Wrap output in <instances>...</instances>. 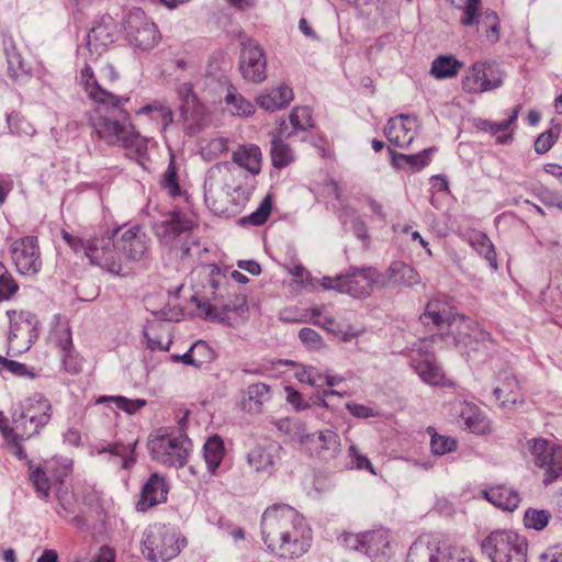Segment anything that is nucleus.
Instances as JSON below:
<instances>
[{"instance_id":"nucleus-17","label":"nucleus","mask_w":562,"mask_h":562,"mask_svg":"<svg viewBox=\"0 0 562 562\" xmlns=\"http://www.w3.org/2000/svg\"><path fill=\"white\" fill-rule=\"evenodd\" d=\"M503 76L498 67L490 61H475L467 70L461 80L462 90L479 94L499 88Z\"/></svg>"},{"instance_id":"nucleus-3","label":"nucleus","mask_w":562,"mask_h":562,"mask_svg":"<svg viewBox=\"0 0 562 562\" xmlns=\"http://www.w3.org/2000/svg\"><path fill=\"white\" fill-rule=\"evenodd\" d=\"M261 536L267 550L283 560L303 557L313 542V531L306 518L286 504H274L263 512Z\"/></svg>"},{"instance_id":"nucleus-30","label":"nucleus","mask_w":562,"mask_h":562,"mask_svg":"<svg viewBox=\"0 0 562 562\" xmlns=\"http://www.w3.org/2000/svg\"><path fill=\"white\" fill-rule=\"evenodd\" d=\"M52 339L63 351V368L71 375L78 374L81 371V359L72 350V338L69 328L59 326L53 334Z\"/></svg>"},{"instance_id":"nucleus-53","label":"nucleus","mask_w":562,"mask_h":562,"mask_svg":"<svg viewBox=\"0 0 562 562\" xmlns=\"http://www.w3.org/2000/svg\"><path fill=\"white\" fill-rule=\"evenodd\" d=\"M431 434L430 448L435 456H443L457 449V440L452 437L440 435L432 428L427 430Z\"/></svg>"},{"instance_id":"nucleus-38","label":"nucleus","mask_w":562,"mask_h":562,"mask_svg":"<svg viewBox=\"0 0 562 562\" xmlns=\"http://www.w3.org/2000/svg\"><path fill=\"white\" fill-rule=\"evenodd\" d=\"M286 363L293 367V375L300 383L308 384L316 390L327 386L328 370L293 361H288Z\"/></svg>"},{"instance_id":"nucleus-52","label":"nucleus","mask_w":562,"mask_h":562,"mask_svg":"<svg viewBox=\"0 0 562 562\" xmlns=\"http://www.w3.org/2000/svg\"><path fill=\"white\" fill-rule=\"evenodd\" d=\"M272 211V198L271 195H267L258 206V209L252 212L248 216H244L240 218L241 225H252L259 226L267 222L270 213Z\"/></svg>"},{"instance_id":"nucleus-31","label":"nucleus","mask_w":562,"mask_h":562,"mask_svg":"<svg viewBox=\"0 0 562 562\" xmlns=\"http://www.w3.org/2000/svg\"><path fill=\"white\" fill-rule=\"evenodd\" d=\"M293 98L292 88L288 83H280L276 88L262 90L257 95L256 103L265 111L274 112L288 106Z\"/></svg>"},{"instance_id":"nucleus-6","label":"nucleus","mask_w":562,"mask_h":562,"mask_svg":"<svg viewBox=\"0 0 562 562\" xmlns=\"http://www.w3.org/2000/svg\"><path fill=\"white\" fill-rule=\"evenodd\" d=\"M321 284L324 289L337 290L353 297H364L374 289L385 286L386 277L374 268H363L336 278L324 277Z\"/></svg>"},{"instance_id":"nucleus-61","label":"nucleus","mask_w":562,"mask_h":562,"mask_svg":"<svg viewBox=\"0 0 562 562\" xmlns=\"http://www.w3.org/2000/svg\"><path fill=\"white\" fill-rule=\"evenodd\" d=\"M8 127L12 134L32 136L35 132L34 127L18 115L8 116Z\"/></svg>"},{"instance_id":"nucleus-28","label":"nucleus","mask_w":562,"mask_h":562,"mask_svg":"<svg viewBox=\"0 0 562 562\" xmlns=\"http://www.w3.org/2000/svg\"><path fill=\"white\" fill-rule=\"evenodd\" d=\"M168 492L169 485L166 477L157 472L153 473L143 485L137 509L145 512L157 504L165 503Z\"/></svg>"},{"instance_id":"nucleus-37","label":"nucleus","mask_w":562,"mask_h":562,"mask_svg":"<svg viewBox=\"0 0 562 562\" xmlns=\"http://www.w3.org/2000/svg\"><path fill=\"white\" fill-rule=\"evenodd\" d=\"M520 110L521 105L518 104L510 111L508 117L501 122L484 121L482 128L495 136L497 143L508 144L513 139V132L516 127Z\"/></svg>"},{"instance_id":"nucleus-5","label":"nucleus","mask_w":562,"mask_h":562,"mask_svg":"<svg viewBox=\"0 0 562 562\" xmlns=\"http://www.w3.org/2000/svg\"><path fill=\"white\" fill-rule=\"evenodd\" d=\"M184 544V538L167 525L155 524L144 531L143 553L153 562H167L176 558Z\"/></svg>"},{"instance_id":"nucleus-62","label":"nucleus","mask_w":562,"mask_h":562,"mask_svg":"<svg viewBox=\"0 0 562 562\" xmlns=\"http://www.w3.org/2000/svg\"><path fill=\"white\" fill-rule=\"evenodd\" d=\"M162 186L171 196L180 194V187L178 183V176L173 160L170 161L167 170L164 173Z\"/></svg>"},{"instance_id":"nucleus-41","label":"nucleus","mask_w":562,"mask_h":562,"mask_svg":"<svg viewBox=\"0 0 562 562\" xmlns=\"http://www.w3.org/2000/svg\"><path fill=\"white\" fill-rule=\"evenodd\" d=\"M0 431L4 438L8 450L15 456L19 460L26 459V452L21 445L22 437L20 431L16 429V423L12 418V425H10L9 418L0 412Z\"/></svg>"},{"instance_id":"nucleus-8","label":"nucleus","mask_w":562,"mask_h":562,"mask_svg":"<svg viewBox=\"0 0 562 562\" xmlns=\"http://www.w3.org/2000/svg\"><path fill=\"white\" fill-rule=\"evenodd\" d=\"M482 550L492 562H527L526 537L513 530H495L482 542Z\"/></svg>"},{"instance_id":"nucleus-27","label":"nucleus","mask_w":562,"mask_h":562,"mask_svg":"<svg viewBox=\"0 0 562 562\" xmlns=\"http://www.w3.org/2000/svg\"><path fill=\"white\" fill-rule=\"evenodd\" d=\"M497 385L493 390L495 401L503 408H513L524 402L520 384L510 372H502L497 378Z\"/></svg>"},{"instance_id":"nucleus-44","label":"nucleus","mask_w":562,"mask_h":562,"mask_svg":"<svg viewBox=\"0 0 562 562\" xmlns=\"http://www.w3.org/2000/svg\"><path fill=\"white\" fill-rule=\"evenodd\" d=\"M226 453L224 441L218 436L210 437L203 447V457L209 472L217 475L221 463Z\"/></svg>"},{"instance_id":"nucleus-42","label":"nucleus","mask_w":562,"mask_h":562,"mask_svg":"<svg viewBox=\"0 0 562 562\" xmlns=\"http://www.w3.org/2000/svg\"><path fill=\"white\" fill-rule=\"evenodd\" d=\"M171 358L175 362H183L184 364L200 368L213 360L214 352L205 341L199 340L184 355H172Z\"/></svg>"},{"instance_id":"nucleus-21","label":"nucleus","mask_w":562,"mask_h":562,"mask_svg":"<svg viewBox=\"0 0 562 562\" xmlns=\"http://www.w3.org/2000/svg\"><path fill=\"white\" fill-rule=\"evenodd\" d=\"M239 69L243 77L251 82H262L267 78V59L258 42L247 40L241 44Z\"/></svg>"},{"instance_id":"nucleus-35","label":"nucleus","mask_w":562,"mask_h":562,"mask_svg":"<svg viewBox=\"0 0 562 562\" xmlns=\"http://www.w3.org/2000/svg\"><path fill=\"white\" fill-rule=\"evenodd\" d=\"M135 114L146 117L150 122L153 130H157L161 133L173 122L171 109L159 101H154L142 106Z\"/></svg>"},{"instance_id":"nucleus-26","label":"nucleus","mask_w":562,"mask_h":562,"mask_svg":"<svg viewBox=\"0 0 562 562\" xmlns=\"http://www.w3.org/2000/svg\"><path fill=\"white\" fill-rule=\"evenodd\" d=\"M417 128L418 121L415 116L401 114L389 120L384 134L391 144L403 148L413 142Z\"/></svg>"},{"instance_id":"nucleus-18","label":"nucleus","mask_w":562,"mask_h":562,"mask_svg":"<svg viewBox=\"0 0 562 562\" xmlns=\"http://www.w3.org/2000/svg\"><path fill=\"white\" fill-rule=\"evenodd\" d=\"M10 319L9 347L18 352L29 350L37 338L38 321L35 314L29 311L7 312Z\"/></svg>"},{"instance_id":"nucleus-55","label":"nucleus","mask_w":562,"mask_h":562,"mask_svg":"<svg viewBox=\"0 0 562 562\" xmlns=\"http://www.w3.org/2000/svg\"><path fill=\"white\" fill-rule=\"evenodd\" d=\"M18 291V282L8 271L5 266L0 262V303L11 300Z\"/></svg>"},{"instance_id":"nucleus-49","label":"nucleus","mask_w":562,"mask_h":562,"mask_svg":"<svg viewBox=\"0 0 562 562\" xmlns=\"http://www.w3.org/2000/svg\"><path fill=\"white\" fill-rule=\"evenodd\" d=\"M470 246L490 263L493 269H497L496 252L490 238L482 232H473L469 235Z\"/></svg>"},{"instance_id":"nucleus-54","label":"nucleus","mask_w":562,"mask_h":562,"mask_svg":"<svg viewBox=\"0 0 562 562\" xmlns=\"http://www.w3.org/2000/svg\"><path fill=\"white\" fill-rule=\"evenodd\" d=\"M106 402H113L117 408L124 411L125 413L133 415L140 411L145 405L146 401L142 398L136 400H130L124 396H100L97 400V403H106Z\"/></svg>"},{"instance_id":"nucleus-47","label":"nucleus","mask_w":562,"mask_h":562,"mask_svg":"<svg viewBox=\"0 0 562 562\" xmlns=\"http://www.w3.org/2000/svg\"><path fill=\"white\" fill-rule=\"evenodd\" d=\"M463 63L452 55H440L434 59L430 75L437 79L453 78L462 69Z\"/></svg>"},{"instance_id":"nucleus-46","label":"nucleus","mask_w":562,"mask_h":562,"mask_svg":"<svg viewBox=\"0 0 562 562\" xmlns=\"http://www.w3.org/2000/svg\"><path fill=\"white\" fill-rule=\"evenodd\" d=\"M173 64L176 70L180 72L178 80L186 78L193 79L201 75L202 60L198 54L183 53L177 55L173 59Z\"/></svg>"},{"instance_id":"nucleus-22","label":"nucleus","mask_w":562,"mask_h":562,"mask_svg":"<svg viewBox=\"0 0 562 562\" xmlns=\"http://www.w3.org/2000/svg\"><path fill=\"white\" fill-rule=\"evenodd\" d=\"M481 0H467L461 16V23L464 26L477 24V31L483 32L490 43H496L499 40V20L495 12L485 11L477 14Z\"/></svg>"},{"instance_id":"nucleus-43","label":"nucleus","mask_w":562,"mask_h":562,"mask_svg":"<svg viewBox=\"0 0 562 562\" xmlns=\"http://www.w3.org/2000/svg\"><path fill=\"white\" fill-rule=\"evenodd\" d=\"M460 416L469 431L477 435L490 431V422L476 405L464 403Z\"/></svg>"},{"instance_id":"nucleus-24","label":"nucleus","mask_w":562,"mask_h":562,"mask_svg":"<svg viewBox=\"0 0 562 562\" xmlns=\"http://www.w3.org/2000/svg\"><path fill=\"white\" fill-rule=\"evenodd\" d=\"M283 448L277 441L257 445L247 454L248 465L257 473L272 475L278 469Z\"/></svg>"},{"instance_id":"nucleus-12","label":"nucleus","mask_w":562,"mask_h":562,"mask_svg":"<svg viewBox=\"0 0 562 562\" xmlns=\"http://www.w3.org/2000/svg\"><path fill=\"white\" fill-rule=\"evenodd\" d=\"M119 29L115 20L109 15H102L87 34L86 43L78 46V59L98 60L109 45L115 42Z\"/></svg>"},{"instance_id":"nucleus-34","label":"nucleus","mask_w":562,"mask_h":562,"mask_svg":"<svg viewBox=\"0 0 562 562\" xmlns=\"http://www.w3.org/2000/svg\"><path fill=\"white\" fill-rule=\"evenodd\" d=\"M171 324L168 322H150L144 329L147 348L151 351H167L172 342Z\"/></svg>"},{"instance_id":"nucleus-15","label":"nucleus","mask_w":562,"mask_h":562,"mask_svg":"<svg viewBox=\"0 0 562 562\" xmlns=\"http://www.w3.org/2000/svg\"><path fill=\"white\" fill-rule=\"evenodd\" d=\"M123 27L128 42L142 50L154 48L159 40V31L139 8L130 10L124 16Z\"/></svg>"},{"instance_id":"nucleus-10","label":"nucleus","mask_w":562,"mask_h":562,"mask_svg":"<svg viewBox=\"0 0 562 562\" xmlns=\"http://www.w3.org/2000/svg\"><path fill=\"white\" fill-rule=\"evenodd\" d=\"M194 223L190 216L180 212H171L154 224L153 229L161 244L171 248H180L188 254L190 247L188 238L191 235Z\"/></svg>"},{"instance_id":"nucleus-57","label":"nucleus","mask_w":562,"mask_h":562,"mask_svg":"<svg viewBox=\"0 0 562 562\" xmlns=\"http://www.w3.org/2000/svg\"><path fill=\"white\" fill-rule=\"evenodd\" d=\"M551 519V514L548 510L529 508L524 516V524L527 528L535 530L544 529Z\"/></svg>"},{"instance_id":"nucleus-2","label":"nucleus","mask_w":562,"mask_h":562,"mask_svg":"<svg viewBox=\"0 0 562 562\" xmlns=\"http://www.w3.org/2000/svg\"><path fill=\"white\" fill-rule=\"evenodd\" d=\"M61 236L74 252L83 254L92 265L115 276L128 273L130 269L122 256L127 261L140 262L150 254V238L138 225L121 227L114 232L113 237L83 238L66 231H63Z\"/></svg>"},{"instance_id":"nucleus-51","label":"nucleus","mask_w":562,"mask_h":562,"mask_svg":"<svg viewBox=\"0 0 562 562\" xmlns=\"http://www.w3.org/2000/svg\"><path fill=\"white\" fill-rule=\"evenodd\" d=\"M291 132L307 131L313 127L312 110L308 106H296L289 116Z\"/></svg>"},{"instance_id":"nucleus-23","label":"nucleus","mask_w":562,"mask_h":562,"mask_svg":"<svg viewBox=\"0 0 562 562\" xmlns=\"http://www.w3.org/2000/svg\"><path fill=\"white\" fill-rule=\"evenodd\" d=\"M71 465L67 460H52L44 468H37L30 474V481L40 497L46 498L53 484L63 485L64 480L70 474Z\"/></svg>"},{"instance_id":"nucleus-11","label":"nucleus","mask_w":562,"mask_h":562,"mask_svg":"<svg viewBox=\"0 0 562 562\" xmlns=\"http://www.w3.org/2000/svg\"><path fill=\"white\" fill-rule=\"evenodd\" d=\"M434 342L435 337H431L425 338L415 345L411 351V367L427 384L440 386L451 385L436 361Z\"/></svg>"},{"instance_id":"nucleus-13","label":"nucleus","mask_w":562,"mask_h":562,"mask_svg":"<svg viewBox=\"0 0 562 562\" xmlns=\"http://www.w3.org/2000/svg\"><path fill=\"white\" fill-rule=\"evenodd\" d=\"M535 464L543 470V483L549 485L562 477V446L544 438L528 441Z\"/></svg>"},{"instance_id":"nucleus-33","label":"nucleus","mask_w":562,"mask_h":562,"mask_svg":"<svg viewBox=\"0 0 562 562\" xmlns=\"http://www.w3.org/2000/svg\"><path fill=\"white\" fill-rule=\"evenodd\" d=\"M293 135V132H289V125L285 121H282L271 142V159L276 168H284L294 160L293 150L288 144L283 142V138H288Z\"/></svg>"},{"instance_id":"nucleus-39","label":"nucleus","mask_w":562,"mask_h":562,"mask_svg":"<svg viewBox=\"0 0 562 562\" xmlns=\"http://www.w3.org/2000/svg\"><path fill=\"white\" fill-rule=\"evenodd\" d=\"M233 161L251 175H258L261 170L262 154L255 144L240 145L233 153Z\"/></svg>"},{"instance_id":"nucleus-60","label":"nucleus","mask_w":562,"mask_h":562,"mask_svg":"<svg viewBox=\"0 0 562 562\" xmlns=\"http://www.w3.org/2000/svg\"><path fill=\"white\" fill-rule=\"evenodd\" d=\"M442 562H475L473 554L464 547L447 546Z\"/></svg>"},{"instance_id":"nucleus-20","label":"nucleus","mask_w":562,"mask_h":562,"mask_svg":"<svg viewBox=\"0 0 562 562\" xmlns=\"http://www.w3.org/2000/svg\"><path fill=\"white\" fill-rule=\"evenodd\" d=\"M192 82L184 81L178 86L180 114L184 128L191 134L198 133L206 121V109L193 92Z\"/></svg>"},{"instance_id":"nucleus-25","label":"nucleus","mask_w":562,"mask_h":562,"mask_svg":"<svg viewBox=\"0 0 562 562\" xmlns=\"http://www.w3.org/2000/svg\"><path fill=\"white\" fill-rule=\"evenodd\" d=\"M447 546L437 536L423 535L411 544L406 562H442Z\"/></svg>"},{"instance_id":"nucleus-29","label":"nucleus","mask_w":562,"mask_h":562,"mask_svg":"<svg viewBox=\"0 0 562 562\" xmlns=\"http://www.w3.org/2000/svg\"><path fill=\"white\" fill-rule=\"evenodd\" d=\"M340 441L333 430H322L308 434L304 449L322 459H331L339 451Z\"/></svg>"},{"instance_id":"nucleus-9","label":"nucleus","mask_w":562,"mask_h":562,"mask_svg":"<svg viewBox=\"0 0 562 562\" xmlns=\"http://www.w3.org/2000/svg\"><path fill=\"white\" fill-rule=\"evenodd\" d=\"M52 417L50 402L40 393H35L19 404V409L13 413L16 429L22 439H29L40 432V429L48 424Z\"/></svg>"},{"instance_id":"nucleus-1","label":"nucleus","mask_w":562,"mask_h":562,"mask_svg":"<svg viewBox=\"0 0 562 562\" xmlns=\"http://www.w3.org/2000/svg\"><path fill=\"white\" fill-rule=\"evenodd\" d=\"M89 82L87 94L97 104L89 119L92 137L108 146L125 149L128 157L142 164L146 159L150 139L135 130L130 113L124 109L130 98L105 91L94 81Z\"/></svg>"},{"instance_id":"nucleus-45","label":"nucleus","mask_w":562,"mask_h":562,"mask_svg":"<svg viewBox=\"0 0 562 562\" xmlns=\"http://www.w3.org/2000/svg\"><path fill=\"white\" fill-rule=\"evenodd\" d=\"M57 498L60 506L58 515L67 521L74 522L79 526L82 521L79 515V502L74 492L60 487L57 491Z\"/></svg>"},{"instance_id":"nucleus-64","label":"nucleus","mask_w":562,"mask_h":562,"mask_svg":"<svg viewBox=\"0 0 562 562\" xmlns=\"http://www.w3.org/2000/svg\"><path fill=\"white\" fill-rule=\"evenodd\" d=\"M286 394V402L293 406V408L297 412L305 411L311 407V404L308 401H306L302 393H300L297 390H295L292 386H285L284 389Z\"/></svg>"},{"instance_id":"nucleus-50","label":"nucleus","mask_w":562,"mask_h":562,"mask_svg":"<svg viewBox=\"0 0 562 562\" xmlns=\"http://www.w3.org/2000/svg\"><path fill=\"white\" fill-rule=\"evenodd\" d=\"M225 105L233 115L248 116L255 112L254 104L231 87L225 97Z\"/></svg>"},{"instance_id":"nucleus-63","label":"nucleus","mask_w":562,"mask_h":562,"mask_svg":"<svg viewBox=\"0 0 562 562\" xmlns=\"http://www.w3.org/2000/svg\"><path fill=\"white\" fill-rule=\"evenodd\" d=\"M299 338L308 349L318 350L323 346L321 335L312 328H302L299 333Z\"/></svg>"},{"instance_id":"nucleus-16","label":"nucleus","mask_w":562,"mask_h":562,"mask_svg":"<svg viewBox=\"0 0 562 562\" xmlns=\"http://www.w3.org/2000/svg\"><path fill=\"white\" fill-rule=\"evenodd\" d=\"M227 168V164H217L210 168L204 182V199L212 212L220 216L229 217L239 212L240 207L248 201L249 193L241 188H236L235 193L237 196L233 198L234 203L231 206L217 200V179Z\"/></svg>"},{"instance_id":"nucleus-36","label":"nucleus","mask_w":562,"mask_h":562,"mask_svg":"<svg viewBox=\"0 0 562 562\" xmlns=\"http://www.w3.org/2000/svg\"><path fill=\"white\" fill-rule=\"evenodd\" d=\"M482 493L486 501L504 510L513 512L520 503L518 492L506 485L491 486Z\"/></svg>"},{"instance_id":"nucleus-19","label":"nucleus","mask_w":562,"mask_h":562,"mask_svg":"<svg viewBox=\"0 0 562 562\" xmlns=\"http://www.w3.org/2000/svg\"><path fill=\"white\" fill-rule=\"evenodd\" d=\"M12 261L19 273L34 276L42 268V258L37 238L25 236L13 240L10 245Z\"/></svg>"},{"instance_id":"nucleus-59","label":"nucleus","mask_w":562,"mask_h":562,"mask_svg":"<svg viewBox=\"0 0 562 562\" xmlns=\"http://www.w3.org/2000/svg\"><path fill=\"white\" fill-rule=\"evenodd\" d=\"M135 445H136V442L128 443V445L114 443V445L109 446V451L112 454L121 457L123 468L128 469L135 463V458H134Z\"/></svg>"},{"instance_id":"nucleus-56","label":"nucleus","mask_w":562,"mask_h":562,"mask_svg":"<svg viewBox=\"0 0 562 562\" xmlns=\"http://www.w3.org/2000/svg\"><path fill=\"white\" fill-rule=\"evenodd\" d=\"M229 140L225 137H215L210 139L201 147V156L204 160H214L228 150Z\"/></svg>"},{"instance_id":"nucleus-40","label":"nucleus","mask_w":562,"mask_h":562,"mask_svg":"<svg viewBox=\"0 0 562 562\" xmlns=\"http://www.w3.org/2000/svg\"><path fill=\"white\" fill-rule=\"evenodd\" d=\"M273 424L286 441L300 443L304 448L310 432L302 420L295 417H285L277 419Z\"/></svg>"},{"instance_id":"nucleus-58","label":"nucleus","mask_w":562,"mask_h":562,"mask_svg":"<svg viewBox=\"0 0 562 562\" xmlns=\"http://www.w3.org/2000/svg\"><path fill=\"white\" fill-rule=\"evenodd\" d=\"M310 321L315 325L322 326L328 331L336 333L338 330V325L335 319L331 317L327 307L317 306L310 310Z\"/></svg>"},{"instance_id":"nucleus-7","label":"nucleus","mask_w":562,"mask_h":562,"mask_svg":"<svg viewBox=\"0 0 562 562\" xmlns=\"http://www.w3.org/2000/svg\"><path fill=\"white\" fill-rule=\"evenodd\" d=\"M148 449L155 461L168 467L181 468L188 461L192 443L182 434L175 435L159 430L149 436Z\"/></svg>"},{"instance_id":"nucleus-48","label":"nucleus","mask_w":562,"mask_h":562,"mask_svg":"<svg viewBox=\"0 0 562 562\" xmlns=\"http://www.w3.org/2000/svg\"><path fill=\"white\" fill-rule=\"evenodd\" d=\"M389 276L386 282H393L395 284L415 285L420 282L418 272L409 265L401 261L393 262L389 268Z\"/></svg>"},{"instance_id":"nucleus-14","label":"nucleus","mask_w":562,"mask_h":562,"mask_svg":"<svg viewBox=\"0 0 562 562\" xmlns=\"http://www.w3.org/2000/svg\"><path fill=\"white\" fill-rule=\"evenodd\" d=\"M345 541L348 547L364 552L372 562H386L393 554L392 537L384 528L349 535Z\"/></svg>"},{"instance_id":"nucleus-32","label":"nucleus","mask_w":562,"mask_h":562,"mask_svg":"<svg viewBox=\"0 0 562 562\" xmlns=\"http://www.w3.org/2000/svg\"><path fill=\"white\" fill-rule=\"evenodd\" d=\"M81 60L83 61V66L80 70L79 82L85 91L87 92V83H90L89 81H94L101 89L110 91L108 85L115 82L119 77L114 67L106 64L99 69L98 76H95L91 65L95 64L98 60H90V57Z\"/></svg>"},{"instance_id":"nucleus-4","label":"nucleus","mask_w":562,"mask_h":562,"mask_svg":"<svg viewBox=\"0 0 562 562\" xmlns=\"http://www.w3.org/2000/svg\"><path fill=\"white\" fill-rule=\"evenodd\" d=\"M420 321L426 326L432 324L439 331L447 329L457 346L469 347L473 351H479L491 339L490 334L481 329L476 322L454 313L446 296L431 299Z\"/></svg>"}]
</instances>
